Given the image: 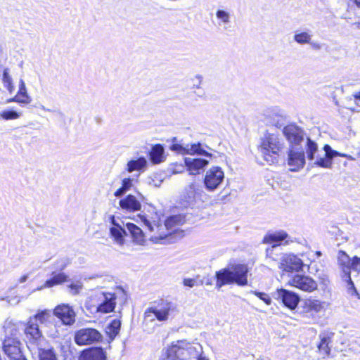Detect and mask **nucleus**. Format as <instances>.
I'll return each instance as SVG.
<instances>
[{
  "instance_id": "nucleus-1",
  "label": "nucleus",
  "mask_w": 360,
  "mask_h": 360,
  "mask_svg": "<svg viewBox=\"0 0 360 360\" xmlns=\"http://www.w3.org/2000/svg\"><path fill=\"white\" fill-rule=\"evenodd\" d=\"M148 212L150 215L143 214H139V217L143 224L148 228L150 232H155L156 235L152 236L156 240L158 239L177 240L184 236V231L179 229H173L176 226L184 224L186 219L185 216L183 214L171 215L167 218L164 224H161L160 217L155 211V208L153 206H149Z\"/></svg>"
},
{
  "instance_id": "nucleus-2",
  "label": "nucleus",
  "mask_w": 360,
  "mask_h": 360,
  "mask_svg": "<svg viewBox=\"0 0 360 360\" xmlns=\"http://www.w3.org/2000/svg\"><path fill=\"white\" fill-rule=\"evenodd\" d=\"M283 133L289 143L288 164L292 172H297L305 165V154L302 143L304 141V131L298 126L290 124L285 126Z\"/></svg>"
},
{
  "instance_id": "nucleus-3",
  "label": "nucleus",
  "mask_w": 360,
  "mask_h": 360,
  "mask_svg": "<svg viewBox=\"0 0 360 360\" xmlns=\"http://www.w3.org/2000/svg\"><path fill=\"white\" fill-rule=\"evenodd\" d=\"M249 268L244 264H237L216 271V287L220 288L226 285L236 284L238 286L248 285Z\"/></svg>"
},
{
  "instance_id": "nucleus-4",
  "label": "nucleus",
  "mask_w": 360,
  "mask_h": 360,
  "mask_svg": "<svg viewBox=\"0 0 360 360\" xmlns=\"http://www.w3.org/2000/svg\"><path fill=\"white\" fill-rule=\"evenodd\" d=\"M283 149V143L276 134L266 132L261 138L259 150L264 160L270 165L278 162V157Z\"/></svg>"
},
{
  "instance_id": "nucleus-5",
  "label": "nucleus",
  "mask_w": 360,
  "mask_h": 360,
  "mask_svg": "<svg viewBox=\"0 0 360 360\" xmlns=\"http://www.w3.org/2000/svg\"><path fill=\"white\" fill-rule=\"evenodd\" d=\"M338 261L339 265L342 268V271L343 273L342 278L345 282L347 283L348 292L352 295H357V290L350 276L352 271V263H353V257L351 259L345 251L339 250L338 255Z\"/></svg>"
},
{
  "instance_id": "nucleus-6",
  "label": "nucleus",
  "mask_w": 360,
  "mask_h": 360,
  "mask_svg": "<svg viewBox=\"0 0 360 360\" xmlns=\"http://www.w3.org/2000/svg\"><path fill=\"white\" fill-rule=\"evenodd\" d=\"M18 337L6 336L3 342V351L10 360H27L21 349Z\"/></svg>"
},
{
  "instance_id": "nucleus-7",
  "label": "nucleus",
  "mask_w": 360,
  "mask_h": 360,
  "mask_svg": "<svg viewBox=\"0 0 360 360\" xmlns=\"http://www.w3.org/2000/svg\"><path fill=\"white\" fill-rule=\"evenodd\" d=\"M92 300L98 302L97 312L107 314L113 311L116 305V296L114 293L98 292L91 296Z\"/></svg>"
},
{
  "instance_id": "nucleus-8",
  "label": "nucleus",
  "mask_w": 360,
  "mask_h": 360,
  "mask_svg": "<svg viewBox=\"0 0 360 360\" xmlns=\"http://www.w3.org/2000/svg\"><path fill=\"white\" fill-rule=\"evenodd\" d=\"M102 334L92 328H82L75 335V342L78 345H87L102 342Z\"/></svg>"
},
{
  "instance_id": "nucleus-9",
  "label": "nucleus",
  "mask_w": 360,
  "mask_h": 360,
  "mask_svg": "<svg viewBox=\"0 0 360 360\" xmlns=\"http://www.w3.org/2000/svg\"><path fill=\"white\" fill-rule=\"evenodd\" d=\"M224 172L220 167H211L206 172L203 183L205 188L208 191L217 190L224 182Z\"/></svg>"
},
{
  "instance_id": "nucleus-10",
  "label": "nucleus",
  "mask_w": 360,
  "mask_h": 360,
  "mask_svg": "<svg viewBox=\"0 0 360 360\" xmlns=\"http://www.w3.org/2000/svg\"><path fill=\"white\" fill-rule=\"evenodd\" d=\"M173 310V304L167 302H162L155 307H150L145 311L144 319L146 321H153L155 316L158 321L167 320L170 311Z\"/></svg>"
},
{
  "instance_id": "nucleus-11",
  "label": "nucleus",
  "mask_w": 360,
  "mask_h": 360,
  "mask_svg": "<svg viewBox=\"0 0 360 360\" xmlns=\"http://www.w3.org/2000/svg\"><path fill=\"white\" fill-rule=\"evenodd\" d=\"M274 297L280 300L285 307L291 310L295 309L300 301L298 294L284 288L278 289L274 293Z\"/></svg>"
},
{
  "instance_id": "nucleus-12",
  "label": "nucleus",
  "mask_w": 360,
  "mask_h": 360,
  "mask_svg": "<svg viewBox=\"0 0 360 360\" xmlns=\"http://www.w3.org/2000/svg\"><path fill=\"white\" fill-rule=\"evenodd\" d=\"M323 155H321L318 154L316 156V160L314 162L318 167L323 168H330L332 166V162L333 158L335 157H346L347 155L344 153H341L338 152L337 150H333L329 145L326 144L323 146Z\"/></svg>"
},
{
  "instance_id": "nucleus-13",
  "label": "nucleus",
  "mask_w": 360,
  "mask_h": 360,
  "mask_svg": "<svg viewBox=\"0 0 360 360\" xmlns=\"http://www.w3.org/2000/svg\"><path fill=\"white\" fill-rule=\"evenodd\" d=\"M288 283L292 286L306 292H312L318 287L313 278L305 275L296 274L289 280Z\"/></svg>"
},
{
  "instance_id": "nucleus-14",
  "label": "nucleus",
  "mask_w": 360,
  "mask_h": 360,
  "mask_svg": "<svg viewBox=\"0 0 360 360\" xmlns=\"http://www.w3.org/2000/svg\"><path fill=\"white\" fill-rule=\"evenodd\" d=\"M324 307V302L318 300L309 298L303 301V316L307 318H311L313 321L316 320V314L323 310Z\"/></svg>"
},
{
  "instance_id": "nucleus-15",
  "label": "nucleus",
  "mask_w": 360,
  "mask_h": 360,
  "mask_svg": "<svg viewBox=\"0 0 360 360\" xmlns=\"http://www.w3.org/2000/svg\"><path fill=\"white\" fill-rule=\"evenodd\" d=\"M53 314L61 320L64 325L70 326L75 321V313L69 304H62L58 305L54 309Z\"/></svg>"
},
{
  "instance_id": "nucleus-16",
  "label": "nucleus",
  "mask_w": 360,
  "mask_h": 360,
  "mask_svg": "<svg viewBox=\"0 0 360 360\" xmlns=\"http://www.w3.org/2000/svg\"><path fill=\"white\" fill-rule=\"evenodd\" d=\"M168 348L170 350V354H173L176 360H186L194 351L193 346L183 341L173 344Z\"/></svg>"
},
{
  "instance_id": "nucleus-17",
  "label": "nucleus",
  "mask_w": 360,
  "mask_h": 360,
  "mask_svg": "<svg viewBox=\"0 0 360 360\" xmlns=\"http://www.w3.org/2000/svg\"><path fill=\"white\" fill-rule=\"evenodd\" d=\"M109 220L112 226L110 228V235L114 239V241L120 245L124 243V237L127 235V231L120 225L114 215H110Z\"/></svg>"
},
{
  "instance_id": "nucleus-18",
  "label": "nucleus",
  "mask_w": 360,
  "mask_h": 360,
  "mask_svg": "<svg viewBox=\"0 0 360 360\" xmlns=\"http://www.w3.org/2000/svg\"><path fill=\"white\" fill-rule=\"evenodd\" d=\"M281 268L288 272L302 271L304 264L301 259L295 255H285L281 262Z\"/></svg>"
},
{
  "instance_id": "nucleus-19",
  "label": "nucleus",
  "mask_w": 360,
  "mask_h": 360,
  "mask_svg": "<svg viewBox=\"0 0 360 360\" xmlns=\"http://www.w3.org/2000/svg\"><path fill=\"white\" fill-rule=\"evenodd\" d=\"M289 238L290 236L287 232L280 230L266 233L264 237L263 243L272 244V248H274L281 245L288 244Z\"/></svg>"
},
{
  "instance_id": "nucleus-20",
  "label": "nucleus",
  "mask_w": 360,
  "mask_h": 360,
  "mask_svg": "<svg viewBox=\"0 0 360 360\" xmlns=\"http://www.w3.org/2000/svg\"><path fill=\"white\" fill-rule=\"evenodd\" d=\"M79 360H108L107 352L102 347H91L81 352Z\"/></svg>"
},
{
  "instance_id": "nucleus-21",
  "label": "nucleus",
  "mask_w": 360,
  "mask_h": 360,
  "mask_svg": "<svg viewBox=\"0 0 360 360\" xmlns=\"http://www.w3.org/2000/svg\"><path fill=\"white\" fill-rule=\"evenodd\" d=\"M25 333L30 345H37L42 337L38 323H36L34 319L29 320L25 328Z\"/></svg>"
},
{
  "instance_id": "nucleus-22",
  "label": "nucleus",
  "mask_w": 360,
  "mask_h": 360,
  "mask_svg": "<svg viewBox=\"0 0 360 360\" xmlns=\"http://www.w3.org/2000/svg\"><path fill=\"white\" fill-rule=\"evenodd\" d=\"M184 160L191 175L200 174L209 163L208 160L202 158H185Z\"/></svg>"
},
{
  "instance_id": "nucleus-23",
  "label": "nucleus",
  "mask_w": 360,
  "mask_h": 360,
  "mask_svg": "<svg viewBox=\"0 0 360 360\" xmlns=\"http://www.w3.org/2000/svg\"><path fill=\"white\" fill-rule=\"evenodd\" d=\"M119 205L122 210L128 212H136L140 210L141 207L140 201L131 194H129L125 198L121 199Z\"/></svg>"
},
{
  "instance_id": "nucleus-24",
  "label": "nucleus",
  "mask_w": 360,
  "mask_h": 360,
  "mask_svg": "<svg viewBox=\"0 0 360 360\" xmlns=\"http://www.w3.org/2000/svg\"><path fill=\"white\" fill-rule=\"evenodd\" d=\"M195 185L192 183L185 188L184 193L181 196L180 204L181 206L187 207L193 206L195 202Z\"/></svg>"
},
{
  "instance_id": "nucleus-25",
  "label": "nucleus",
  "mask_w": 360,
  "mask_h": 360,
  "mask_svg": "<svg viewBox=\"0 0 360 360\" xmlns=\"http://www.w3.org/2000/svg\"><path fill=\"white\" fill-rule=\"evenodd\" d=\"M69 276L64 272L53 271L51 277L47 279L44 285L38 288L37 290H41L44 288H52L53 286L63 284L69 281Z\"/></svg>"
},
{
  "instance_id": "nucleus-26",
  "label": "nucleus",
  "mask_w": 360,
  "mask_h": 360,
  "mask_svg": "<svg viewBox=\"0 0 360 360\" xmlns=\"http://www.w3.org/2000/svg\"><path fill=\"white\" fill-rule=\"evenodd\" d=\"M123 226H124L129 233H130L133 241L141 244L144 241V234L141 228L131 222H127L124 224L123 221Z\"/></svg>"
},
{
  "instance_id": "nucleus-27",
  "label": "nucleus",
  "mask_w": 360,
  "mask_h": 360,
  "mask_svg": "<svg viewBox=\"0 0 360 360\" xmlns=\"http://www.w3.org/2000/svg\"><path fill=\"white\" fill-rule=\"evenodd\" d=\"M149 159L153 164H158L163 162L165 159L163 146L161 144L153 146L149 153Z\"/></svg>"
},
{
  "instance_id": "nucleus-28",
  "label": "nucleus",
  "mask_w": 360,
  "mask_h": 360,
  "mask_svg": "<svg viewBox=\"0 0 360 360\" xmlns=\"http://www.w3.org/2000/svg\"><path fill=\"white\" fill-rule=\"evenodd\" d=\"M333 335V333L328 331H323L319 334L320 342L318 345V349L324 354L328 355L330 354V349L328 345Z\"/></svg>"
},
{
  "instance_id": "nucleus-29",
  "label": "nucleus",
  "mask_w": 360,
  "mask_h": 360,
  "mask_svg": "<svg viewBox=\"0 0 360 360\" xmlns=\"http://www.w3.org/2000/svg\"><path fill=\"white\" fill-rule=\"evenodd\" d=\"M121 325V321L117 319H113L108 324L105 328V333L109 338L108 341V343L112 342L116 336L119 334Z\"/></svg>"
},
{
  "instance_id": "nucleus-30",
  "label": "nucleus",
  "mask_w": 360,
  "mask_h": 360,
  "mask_svg": "<svg viewBox=\"0 0 360 360\" xmlns=\"http://www.w3.org/2000/svg\"><path fill=\"white\" fill-rule=\"evenodd\" d=\"M147 166V160L144 157H139L136 160H131L127 165V170L131 173L134 171H143Z\"/></svg>"
},
{
  "instance_id": "nucleus-31",
  "label": "nucleus",
  "mask_w": 360,
  "mask_h": 360,
  "mask_svg": "<svg viewBox=\"0 0 360 360\" xmlns=\"http://www.w3.org/2000/svg\"><path fill=\"white\" fill-rule=\"evenodd\" d=\"M32 101L31 97L28 95L27 90H18L17 94L8 100V103L16 102L20 104H29Z\"/></svg>"
},
{
  "instance_id": "nucleus-32",
  "label": "nucleus",
  "mask_w": 360,
  "mask_h": 360,
  "mask_svg": "<svg viewBox=\"0 0 360 360\" xmlns=\"http://www.w3.org/2000/svg\"><path fill=\"white\" fill-rule=\"evenodd\" d=\"M188 155H204L206 157H211L212 154L207 152L202 148V144L200 142L188 144Z\"/></svg>"
},
{
  "instance_id": "nucleus-33",
  "label": "nucleus",
  "mask_w": 360,
  "mask_h": 360,
  "mask_svg": "<svg viewBox=\"0 0 360 360\" xmlns=\"http://www.w3.org/2000/svg\"><path fill=\"white\" fill-rule=\"evenodd\" d=\"M172 144L169 146V149L175 153L181 155H186L188 153V144L184 145L181 141L177 140L176 137H173L171 140Z\"/></svg>"
},
{
  "instance_id": "nucleus-34",
  "label": "nucleus",
  "mask_w": 360,
  "mask_h": 360,
  "mask_svg": "<svg viewBox=\"0 0 360 360\" xmlns=\"http://www.w3.org/2000/svg\"><path fill=\"white\" fill-rule=\"evenodd\" d=\"M306 153L309 160L315 159V154L318 152L317 143L310 138H307L306 141Z\"/></svg>"
},
{
  "instance_id": "nucleus-35",
  "label": "nucleus",
  "mask_w": 360,
  "mask_h": 360,
  "mask_svg": "<svg viewBox=\"0 0 360 360\" xmlns=\"http://www.w3.org/2000/svg\"><path fill=\"white\" fill-rule=\"evenodd\" d=\"M83 288L84 285L82 281L80 280L72 281L70 284L67 285L68 292L72 296L79 295Z\"/></svg>"
},
{
  "instance_id": "nucleus-36",
  "label": "nucleus",
  "mask_w": 360,
  "mask_h": 360,
  "mask_svg": "<svg viewBox=\"0 0 360 360\" xmlns=\"http://www.w3.org/2000/svg\"><path fill=\"white\" fill-rule=\"evenodd\" d=\"M132 186V180L130 178H125L122 181V186L114 193L117 198L124 195Z\"/></svg>"
},
{
  "instance_id": "nucleus-37",
  "label": "nucleus",
  "mask_w": 360,
  "mask_h": 360,
  "mask_svg": "<svg viewBox=\"0 0 360 360\" xmlns=\"http://www.w3.org/2000/svg\"><path fill=\"white\" fill-rule=\"evenodd\" d=\"M21 116V112L13 109H7L0 112V117L4 120H15Z\"/></svg>"
},
{
  "instance_id": "nucleus-38",
  "label": "nucleus",
  "mask_w": 360,
  "mask_h": 360,
  "mask_svg": "<svg viewBox=\"0 0 360 360\" xmlns=\"http://www.w3.org/2000/svg\"><path fill=\"white\" fill-rule=\"evenodd\" d=\"M39 360H58L53 349H39Z\"/></svg>"
},
{
  "instance_id": "nucleus-39",
  "label": "nucleus",
  "mask_w": 360,
  "mask_h": 360,
  "mask_svg": "<svg viewBox=\"0 0 360 360\" xmlns=\"http://www.w3.org/2000/svg\"><path fill=\"white\" fill-rule=\"evenodd\" d=\"M2 80L4 84V86L8 89L10 93H12L14 86L13 85V79L9 74L8 68H4L3 71V77Z\"/></svg>"
},
{
  "instance_id": "nucleus-40",
  "label": "nucleus",
  "mask_w": 360,
  "mask_h": 360,
  "mask_svg": "<svg viewBox=\"0 0 360 360\" xmlns=\"http://www.w3.org/2000/svg\"><path fill=\"white\" fill-rule=\"evenodd\" d=\"M293 39L295 41L300 44H304L310 43L311 35L306 32H302L300 33H295Z\"/></svg>"
},
{
  "instance_id": "nucleus-41",
  "label": "nucleus",
  "mask_w": 360,
  "mask_h": 360,
  "mask_svg": "<svg viewBox=\"0 0 360 360\" xmlns=\"http://www.w3.org/2000/svg\"><path fill=\"white\" fill-rule=\"evenodd\" d=\"M4 328L6 336L17 337L18 330L16 325L12 323V321L6 322Z\"/></svg>"
},
{
  "instance_id": "nucleus-42",
  "label": "nucleus",
  "mask_w": 360,
  "mask_h": 360,
  "mask_svg": "<svg viewBox=\"0 0 360 360\" xmlns=\"http://www.w3.org/2000/svg\"><path fill=\"white\" fill-rule=\"evenodd\" d=\"M50 316V312L49 311L44 310L40 312H38L34 316L30 317V319H34L36 323L38 321L41 323L45 322L47 319Z\"/></svg>"
},
{
  "instance_id": "nucleus-43",
  "label": "nucleus",
  "mask_w": 360,
  "mask_h": 360,
  "mask_svg": "<svg viewBox=\"0 0 360 360\" xmlns=\"http://www.w3.org/2000/svg\"><path fill=\"white\" fill-rule=\"evenodd\" d=\"M68 263V260L65 258L56 260L53 265V267L55 269L54 271L62 272L67 267Z\"/></svg>"
},
{
  "instance_id": "nucleus-44",
  "label": "nucleus",
  "mask_w": 360,
  "mask_h": 360,
  "mask_svg": "<svg viewBox=\"0 0 360 360\" xmlns=\"http://www.w3.org/2000/svg\"><path fill=\"white\" fill-rule=\"evenodd\" d=\"M250 293L257 296L259 299L262 300L266 304H267V305L271 304V299L269 296L268 294L263 292L256 291V290H251Z\"/></svg>"
},
{
  "instance_id": "nucleus-45",
  "label": "nucleus",
  "mask_w": 360,
  "mask_h": 360,
  "mask_svg": "<svg viewBox=\"0 0 360 360\" xmlns=\"http://www.w3.org/2000/svg\"><path fill=\"white\" fill-rule=\"evenodd\" d=\"M216 16L224 23H229L230 22V14L224 10H218L216 13Z\"/></svg>"
},
{
  "instance_id": "nucleus-46",
  "label": "nucleus",
  "mask_w": 360,
  "mask_h": 360,
  "mask_svg": "<svg viewBox=\"0 0 360 360\" xmlns=\"http://www.w3.org/2000/svg\"><path fill=\"white\" fill-rule=\"evenodd\" d=\"M183 283L185 286H187V287H189V288H193L194 287L195 285H198V283H197V280L195 279V278H184V281H183ZM203 282L202 281H200L199 285H202Z\"/></svg>"
},
{
  "instance_id": "nucleus-47",
  "label": "nucleus",
  "mask_w": 360,
  "mask_h": 360,
  "mask_svg": "<svg viewBox=\"0 0 360 360\" xmlns=\"http://www.w3.org/2000/svg\"><path fill=\"white\" fill-rule=\"evenodd\" d=\"M352 270L356 272L360 271V257H353V263H352Z\"/></svg>"
},
{
  "instance_id": "nucleus-48",
  "label": "nucleus",
  "mask_w": 360,
  "mask_h": 360,
  "mask_svg": "<svg viewBox=\"0 0 360 360\" xmlns=\"http://www.w3.org/2000/svg\"><path fill=\"white\" fill-rule=\"evenodd\" d=\"M195 79H196V82L193 84V88H200L201 82H202V77L200 75H196L195 77Z\"/></svg>"
},
{
  "instance_id": "nucleus-49",
  "label": "nucleus",
  "mask_w": 360,
  "mask_h": 360,
  "mask_svg": "<svg viewBox=\"0 0 360 360\" xmlns=\"http://www.w3.org/2000/svg\"><path fill=\"white\" fill-rule=\"evenodd\" d=\"M311 46L316 50H319L322 48V45L317 41H311L309 43Z\"/></svg>"
},
{
  "instance_id": "nucleus-50",
  "label": "nucleus",
  "mask_w": 360,
  "mask_h": 360,
  "mask_svg": "<svg viewBox=\"0 0 360 360\" xmlns=\"http://www.w3.org/2000/svg\"><path fill=\"white\" fill-rule=\"evenodd\" d=\"M18 90H22V91L27 90L25 84L22 79L20 80Z\"/></svg>"
},
{
  "instance_id": "nucleus-51",
  "label": "nucleus",
  "mask_w": 360,
  "mask_h": 360,
  "mask_svg": "<svg viewBox=\"0 0 360 360\" xmlns=\"http://www.w3.org/2000/svg\"><path fill=\"white\" fill-rule=\"evenodd\" d=\"M353 96H354V100L356 103L360 102V91L354 94Z\"/></svg>"
},
{
  "instance_id": "nucleus-52",
  "label": "nucleus",
  "mask_w": 360,
  "mask_h": 360,
  "mask_svg": "<svg viewBox=\"0 0 360 360\" xmlns=\"http://www.w3.org/2000/svg\"><path fill=\"white\" fill-rule=\"evenodd\" d=\"M28 278V275L25 274L21 276L19 279V283H25Z\"/></svg>"
},
{
  "instance_id": "nucleus-53",
  "label": "nucleus",
  "mask_w": 360,
  "mask_h": 360,
  "mask_svg": "<svg viewBox=\"0 0 360 360\" xmlns=\"http://www.w3.org/2000/svg\"><path fill=\"white\" fill-rule=\"evenodd\" d=\"M276 127H281L282 126V124H279V121L278 120L276 122H274L273 123Z\"/></svg>"
},
{
  "instance_id": "nucleus-54",
  "label": "nucleus",
  "mask_w": 360,
  "mask_h": 360,
  "mask_svg": "<svg viewBox=\"0 0 360 360\" xmlns=\"http://www.w3.org/2000/svg\"><path fill=\"white\" fill-rule=\"evenodd\" d=\"M197 360H208L205 356H203L202 355H200L198 357V359Z\"/></svg>"
},
{
  "instance_id": "nucleus-55",
  "label": "nucleus",
  "mask_w": 360,
  "mask_h": 360,
  "mask_svg": "<svg viewBox=\"0 0 360 360\" xmlns=\"http://www.w3.org/2000/svg\"><path fill=\"white\" fill-rule=\"evenodd\" d=\"M41 109L43 110H45V111H48V112H51L52 110L49 109V108H46V107H44V105L41 106Z\"/></svg>"
},
{
  "instance_id": "nucleus-56",
  "label": "nucleus",
  "mask_w": 360,
  "mask_h": 360,
  "mask_svg": "<svg viewBox=\"0 0 360 360\" xmlns=\"http://www.w3.org/2000/svg\"><path fill=\"white\" fill-rule=\"evenodd\" d=\"M316 255L317 257H321L322 255V252L321 251H316Z\"/></svg>"
},
{
  "instance_id": "nucleus-57",
  "label": "nucleus",
  "mask_w": 360,
  "mask_h": 360,
  "mask_svg": "<svg viewBox=\"0 0 360 360\" xmlns=\"http://www.w3.org/2000/svg\"><path fill=\"white\" fill-rule=\"evenodd\" d=\"M354 2L357 6L360 7V0H354Z\"/></svg>"
},
{
  "instance_id": "nucleus-58",
  "label": "nucleus",
  "mask_w": 360,
  "mask_h": 360,
  "mask_svg": "<svg viewBox=\"0 0 360 360\" xmlns=\"http://www.w3.org/2000/svg\"><path fill=\"white\" fill-rule=\"evenodd\" d=\"M5 299L4 297H1L0 300H4Z\"/></svg>"
},
{
  "instance_id": "nucleus-59",
  "label": "nucleus",
  "mask_w": 360,
  "mask_h": 360,
  "mask_svg": "<svg viewBox=\"0 0 360 360\" xmlns=\"http://www.w3.org/2000/svg\"><path fill=\"white\" fill-rule=\"evenodd\" d=\"M95 278V276H91V277H90V279H92V278Z\"/></svg>"
}]
</instances>
